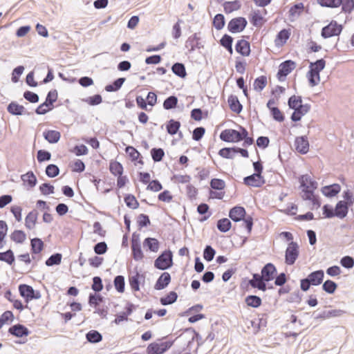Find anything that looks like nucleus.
<instances>
[{
	"label": "nucleus",
	"mask_w": 354,
	"mask_h": 354,
	"mask_svg": "<svg viewBox=\"0 0 354 354\" xmlns=\"http://www.w3.org/2000/svg\"><path fill=\"white\" fill-rule=\"evenodd\" d=\"M326 60L324 58L318 59L315 62L309 63V70L306 73V78L310 87L319 84L320 82V72L326 66Z\"/></svg>",
	"instance_id": "f257e3e1"
},
{
	"label": "nucleus",
	"mask_w": 354,
	"mask_h": 354,
	"mask_svg": "<svg viewBox=\"0 0 354 354\" xmlns=\"http://www.w3.org/2000/svg\"><path fill=\"white\" fill-rule=\"evenodd\" d=\"M298 182L299 183V189L301 190L300 196L302 200L310 199L308 196L315 194L317 189V182L308 174L300 175L298 177Z\"/></svg>",
	"instance_id": "f03ea898"
},
{
	"label": "nucleus",
	"mask_w": 354,
	"mask_h": 354,
	"mask_svg": "<svg viewBox=\"0 0 354 354\" xmlns=\"http://www.w3.org/2000/svg\"><path fill=\"white\" fill-rule=\"evenodd\" d=\"M173 252L169 249L162 251L153 261L155 268L166 270L173 266Z\"/></svg>",
	"instance_id": "7ed1b4c3"
},
{
	"label": "nucleus",
	"mask_w": 354,
	"mask_h": 354,
	"mask_svg": "<svg viewBox=\"0 0 354 354\" xmlns=\"http://www.w3.org/2000/svg\"><path fill=\"white\" fill-rule=\"evenodd\" d=\"M239 130L233 129H226L223 130L219 136L220 139L228 143H238L241 142L242 129L245 130V127L240 124H236Z\"/></svg>",
	"instance_id": "20e7f679"
},
{
	"label": "nucleus",
	"mask_w": 354,
	"mask_h": 354,
	"mask_svg": "<svg viewBox=\"0 0 354 354\" xmlns=\"http://www.w3.org/2000/svg\"><path fill=\"white\" fill-rule=\"evenodd\" d=\"M146 273L138 270V267L133 269L132 273L129 274V283L132 292H138L140 290V286L145 283Z\"/></svg>",
	"instance_id": "39448f33"
},
{
	"label": "nucleus",
	"mask_w": 354,
	"mask_h": 354,
	"mask_svg": "<svg viewBox=\"0 0 354 354\" xmlns=\"http://www.w3.org/2000/svg\"><path fill=\"white\" fill-rule=\"evenodd\" d=\"M344 29V26L335 20H331L328 24L324 26L321 30V36L324 39L339 36Z\"/></svg>",
	"instance_id": "423d86ee"
},
{
	"label": "nucleus",
	"mask_w": 354,
	"mask_h": 354,
	"mask_svg": "<svg viewBox=\"0 0 354 354\" xmlns=\"http://www.w3.org/2000/svg\"><path fill=\"white\" fill-rule=\"evenodd\" d=\"M18 290L19 295L25 300L28 302L32 300H37L41 298V295L39 290H35L31 286L21 283L18 286Z\"/></svg>",
	"instance_id": "0eeeda50"
},
{
	"label": "nucleus",
	"mask_w": 354,
	"mask_h": 354,
	"mask_svg": "<svg viewBox=\"0 0 354 354\" xmlns=\"http://www.w3.org/2000/svg\"><path fill=\"white\" fill-rule=\"evenodd\" d=\"M176 339L168 340L164 342L158 343L153 342L150 343L147 348V354H164L174 344Z\"/></svg>",
	"instance_id": "6e6552de"
},
{
	"label": "nucleus",
	"mask_w": 354,
	"mask_h": 354,
	"mask_svg": "<svg viewBox=\"0 0 354 354\" xmlns=\"http://www.w3.org/2000/svg\"><path fill=\"white\" fill-rule=\"evenodd\" d=\"M297 64L292 59H287L282 62L277 73V78L279 82H284L287 76L296 68Z\"/></svg>",
	"instance_id": "1a4fd4ad"
},
{
	"label": "nucleus",
	"mask_w": 354,
	"mask_h": 354,
	"mask_svg": "<svg viewBox=\"0 0 354 354\" xmlns=\"http://www.w3.org/2000/svg\"><path fill=\"white\" fill-rule=\"evenodd\" d=\"M248 26V21L243 17H236L230 19L227 26V30L232 34L243 32Z\"/></svg>",
	"instance_id": "9d476101"
},
{
	"label": "nucleus",
	"mask_w": 354,
	"mask_h": 354,
	"mask_svg": "<svg viewBox=\"0 0 354 354\" xmlns=\"http://www.w3.org/2000/svg\"><path fill=\"white\" fill-rule=\"evenodd\" d=\"M299 255V247L297 242L289 243L285 252V263L288 266H292Z\"/></svg>",
	"instance_id": "9b49d317"
},
{
	"label": "nucleus",
	"mask_w": 354,
	"mask_h": 354,
	"mask_svg": "<svg viewBox=\"0 0 354 354\" xmlns=\"http://www.w3.org/2000/svg\"><path fill=\"white\" fill-rule=\"evenodd\" d=\"M8 333L15 337L23 338L28 336L31 331L25 325L17 323L10 326Z\"/></svg>",
	"instance_id": "f8f14e48"
},
{
	"label": "nucleus",
	"mask_w": 354,
	"mask_h": 354,
	"mask_svg": "<svg viewBox=\"0 0 354 354\" xmlns=\"http://www.w3.org/2000/svg\"><path fill=\"white\" fill-rule=\"evenodd\" d=\"M200 32H196L188 37L185 41V47L188 48L189 53H193L196 49L204 48V44L201 42V38L198 36Z\"/></svg>",
	"instance_id": "ddd939ff"
},
{
	"label": "nucleus",
	"mask_w": 354,
	"mask_h": 354,
	"mask_svg": "<svg viewBox=\"0 0 354 354\" xmlns=\"http://www.w3.org/2000/svg\"><path fill=\"white\" fill-rule=\"evenodd\" d=\"M268 281H265V278L260 273L252 274V278L248 279V284L253 288L265 292L267 290Z\"/></svg>",
	"instance_id": "4468645a"
},
{
	"label": "nucleus",
	"mask_w": 354,
	"mask_h": 354,
	"mask_svg": "<svg viewBox=\"0 0 354 354\" xmlns=\"http://www.w3.org/2000/svg\"><path fill=\"white\" fill-rule=\"evenodd\" d=\"M294 145L295 150L300 154L305 155L309 151L310 143L307 136H297Z\"/></svg>",
	"instance_id": "2eb2a0df"
},
{
	"label": "nucleus",
	"mask_w": 354,
	"mask_h": 354,
	"mask_svg": "<svg viewBox=\"0 0 354 354\" xmlns=\"http://www.w3.org/2000/svg\"><path fill=\"white\" fill-rule=\"evenodd\" d=\"M6 109L10 115L15 116H19L23 115H30L32 114L31 112H28L23 105L19 104L17 101H11L7 105Z\"/></svg>",
	"instance_id": "dca6fc26"
},
{
	"label": "nucleus",
	"mask_w": 354,
	"mask_h": 354,
	"mask_svg": "<svg viewBox=\"0 0 354 354\" xmlns=\"http://www.w3.org/2000/svg\"><path fill=\"white\" fill-rule=\"evenodd\" d=\"M243 183L248 187H261L266 183L263 176L252 174L243 178Z\"/></svg>",
	"instance_id": "f3484780"
},
{
	"label": "nucleus",
	"mask_w": 354,
	"mask_h": 354,
	"mask_svg": "<svg viewBox=\"0 0 354 354\" xmlns=\"http://www.w3.org/2000/svg\"><path fill=\"white\" fill-rule=\"evenodd\" d=\"M228 216L233 221L239 222L247 216V212L244 207L237 205L229 210Z\"/></svg>",
	"instance_id": "a211bd4d"
},
{
	"label": "nucleus",
	"mask_w": 354,
	"mask_h": 354,
	"mask_svg": "<svg viewBox=\"0 0 354 354\" xmlns=\"http://www.w3.org/2000/svg\"><path fill=\"white\" fill-rule=\"evenodd\" d=\"M277 270L272 263H267L261 270V274L265 278V281L270 282L272 281L277 275Z\"/></svg>",
	"instance_id": "6ab92c4d"
},
{
	"label": "nucleus",
	"mask_w": 354,
	"mask_h": 354,
	"mask_svg": "<svg viewBox=\"0 0 354 354\" xmlns=\"http://www.w3.org/2000/svg\"><path fill=\"white\" fill-rule=\"evenodd\" d=\"M285 91V87L280 85H277L274 88L271 90L270 93L272 97L270 98L266 103V107L268 108V110L270 109L271 108L276 107V106L274 105L279 102L280 96L277 95V93H279V94H283Z\"/></svg>",
	"instance_id": "aec40b11"
},
{
	"label": "nucleus",
	"mask_w": 354,
	"mask_h": 354,
	"mask_svg": "<svg viewBox=\"0 0 354 354\" xmlns=\"http://www.w3.org/2000/svg\"><path fill=\"white\" fill-rule=\"evenodd\" d=\"M235 50L243 57H248L251 53L250 43L245 39L236 41Z\"/></svg>",
	"instance_id": "412c9836"
},
{
	"label": "nucleus",
	"mask_w": 354,
	"mask_h": 354,
	"mask_svg": "<svg viewBox=\"0 0 354 354\" xmlns=\"http://www.w3.org/2000/svg\"><path fill=\"white\" fill-rule=\"evenodd\" d=\"M23 185L28 190L34 188L37 183V178L32 171H28L21 176Z\"/></svg>",
	"instance_id": "4be33fe9"
},
{
	"label": "nucleus",
	"mask_w": 354,
	"mask_h": 354,
	"mask_svg": "<svg viewBox=\"0 0 354 354\" xmlns=\"http://www.w3.org/2000/svg\"><path fill=\"white\" fill-rule=\"evenodd\" d=\"M291 35L290 29L289 28H283L279 32H277L275 39L274 44L277 48H281L283 46L288 39L290 38Z\"/></svg>",
	"instance_id": "5701e85b"
},
{
	"label": "nucleus",
	"mask_w": 354,
	"mask_h": 354,
	"mask_svg": "<svg viewBox=\"0 0 354 354\" xmlns=\"http://www.w3.org/2000/svg\"><path fill=\"white\" fill-rule=\"evenodd\" d=\"M144 249L147 252H157L160 246V242L154 237H147L142 242Z\"/></svg>",
	"instance_id": "b1692460"
},
{
	"label": "nucleus",
	"mask_w": 354,
	"mask_h": 354,
	"mask_svg": "<svg viewBox=\"0 0 354 354\" xmlns=\"http://www.w3.org/2000/svg\"><path fill=\"white\" fill-rule=\"evenodd\" d=\"M46 246V244L39 237L30 239V254H39V253H41L45 250Z\"/></svg>",
	"instance_id": "393cba45"
},
{
	"label": "nucleus",
	"mask_w": 354,
	"mask_h": 354,
	"mask_svg": "<svg viewBox=\"0 0 354 354\" xmlns=\"http://www.w3.org/2000/svg\"><path fill=\"white\" fill-rule=\"evenodd\" d=\"M171 280V274L169 272H164L161 273L155 283L154 289L161 290L166 288L170 283Z\"/></svg>",
	"instance_id": "a878e982"
},
{
	"label": "nucleus",
	"mask_w": 354,
	"mask_h": 354,
	"mask_svg": "<svg viewBox=\"0 0 354 354\" xmlns=\"http://www.w3.org/2000/svg\"><path fill=\"white\" fill-rule=\"evenodd\" d=\"M341 191V186L338 183H333L322 187L321 192L327 198L336 196Z\"/></svg>",
	"instance_id": "bb28decb"
},
{
	"label": "nucleus",
	"mask_w": 354,
	"mask_h": 354,
	"mask_svg": "<svg viewBox=\"0 0 354 354\" xmlns=\"http://www.w3.org/2000/svg\"><path fill=\"white\" fill-rule=\"evenodd\" d=\"M324 278V271L322 269L311 272L306 279L313 286H317L322 283Z\"/></svg>",
	"instance_id": "cd10ccee"
},
{
	"label": "nucleus",
	"mask_w": 354,
	"mask_h": 354,
	"mask_svg": "<svg viewBox=\"0 0 354 354\" xmlns=\"http://www.w3.org/2000/svg\"><path fill=\"white\" fill-rule=\"evenodd\" d=\"M125 152L128 154L129 158L136 165V162L140 165H144L142 156L141 153L134 147L127 145L125 147Z\"/></svg>",
	"instance_id": "c85d7f7f"
},
{
	"label": "nucleus",
	"mask_w": 354,
	"mask_h": 354,
	"mask_svg": "<svg viewBox=\"0 0 354 354\" xmlns=\"http://www.w3.org/2000/svg\"><path fill=\"white\" fill-rule=\"evenodd\" d=\"M43 137L48 143L56 144L61 138V133L56 130L45 129L43 132Z\"/></svg>",
	"instance_id": "c756f323"
},
{
	"label": "nucleus",
	"mask_w": 354,
	"mask_h": 354,
	"mask_svg": "<svg viewBox=\"0 0 354 354\" xmlns=\"http://www.w3.org/2000/svg\"><path fill=\"white\" fill-rule=\"evenodd\" d=\"M227 103L230 110L239 114L243 110V105L241 104L238 97L235 95L231 94L228 96Z\"/></svg>",
	"instance_id": "7c9ffc66"
},
{
	"label": "nucleus",
	"mask_w": 354,
	"mask_h": 354,
	"mask_svg": "<svg viewBox=\"0 0 354 354\" xmlns=\"http://www.w3.org/2000/svg\"><path fill=\"white\" fill-rule=\"evenodd\" d=\"M105 302V297L100 293H89L88 297V304L94 308H99Z\"/></svg>",
	"instance_id": "2f4dec72"
},
{
	"label": "nucleus",
	"mask_w": 354,
	"mask_h": 354,
	"mask_svg": "<svg viewBox=\"0 0 354 354\" xmlns=\"http://www.w3.org/2000/svg\"><path fill=\"white\" fill-rule=\"evenodd\" d=\"M248 18L250 24L254 27H259L265 22L259 10H252L249 14Z\"/></svg>",
	"instance_id": "473e14b6"
},
{
	"label": "nucleus",
	"mask_w": 354,
	"mask_h": 354,
	"mask_svg": "<svg viewBox=\"0 0 354 354\" xmlns=\"http://www.w3.org/2000/svg\"><path fill=\"white\" fill-rule=\"evenodd\" d=\"M351 206L344 201H339L335 207L337 218L344 219L348 214Z\"/></svg>",
	"instance_id": "72a5a7b5"
},
{
	"label": "nucleus",
	"mask_w": 354,
	"mask_h": 354,
	"mask_svg": "<svg viewBox=\"0 0 354 354\" xmlns=\"http://www.w3.org/2000/svg\"><path fill=\"white\" fill-rule=\"evenodd\" d=\"M39 213L36 209H32L26 215L25 218V226L28 230L34 228L37 223Z\"/></svg>",
	"instance_id": "f704fd0d"
},
{
	"label": "nucleus",
	"mask_w": 354,
	"mask_h": 354,
	"mask_svg": "<svg viewBox=\"0 0 354 354\" xmlns=\"http://www.w3.org/2000/svg\"><path fill=\"white\" fill-rule=\"evenodd\" d=\"M197 212L202 216L198 218V221L201 223L207 221L212 215V212L209 210V206L205 203H201L198 205Z\"/></svg>",
	"instance_id": "c9c22d12"
},
{
	"label": "nucleus",
	"mask_w": 354,
	"mask_h": 354,
	"mask_svg": "<svg viewBox=\"0 0 354 354\" xmlns=\"http://www.w3.org/2000/svg\"><path fill=\"white\" fill-rule=\"evenodd\" d=\"M181 127L180 121L175 119H170L165 123L166 131L171 136L176 135Z\"/></svg>",
	"instance_id": "e433bc0d"
},
{
	"label": "nucleus",
	"mask_w": 354,
	"mask_h": 354,
	"mask_svg": "<svg viewBox=\"0 0 354 354\" xmlns=\"http://www.w3.org/2000/svg\"><path fill=\"white\" fill-rule=\"evenodd\" d=\"M126 81L125 77H118L115 80H114L113 82L107 84L105 87L104 90L106 92H116L119 91L121 87L122 86L123 84Z\"/></svg>",
	"instance_id": "4c0bfd02"
},
{
	"label": "nucleus",
	"mask_w": 354,
	"mask_h": 354,
	"mask_svg": "<svg viewBox=\"0 0 354 354\" xmlns=\"http://www.w3.org/2000/svg\"><path fill=\"white\" fill-rule=\"evenodd\" d=\"M224 12L226 14L232 13L241 8V3L239 0L224 1L222 4Z\"/></svg>",
	"instance_id": "58836bf2"
},
{
	"label": "nucleus",
	"mask_w": 354,
	"mask_h": 354,
	"mask_svg": "<svg viewBox=\"0 0 354 354\" xmlns=\"http://www.w3.org/2000/svg\"><path fill=\"white\" fill-rule=\"evenodd\" d=\"M245 304L250 308H257L262 304V299L259 296L255 295H248L245 299Z\"/></svg>",
	"instance_id": "ea45409f"
},
{
	"label": "nucleus",
	"mask_w": 354,
	"mask_h": 354,
	"mask_svg": "<svg viewBox=\"0 0 354 354\" xmlns=\"http://www.w3.org/2000/svg\"><path fill=\"white\" fill-rule=\"evenodd\" d=\"M173 73L180 78L184 79L187 77L185 65L182 62H175L171 66Z\"/></svg>",
	"instance_id": "a19ab883"
},
{
	"label": "nucleus",
	"mask_w": 354,
	"mask_h": 354,
	"mask_svg": "<svg viewBox=\"0 0 354 354\" xmlns=\"http://www.w3.org/2000/svg\"><path fill=\"white\" fill-rule=\"evenodd\" d=\"M109 169L111 174L115 177L118 176H121L124 172V167L122 165L115 160H110Z\"/></svg>",
	"instance_id": "79ce46f5"
},
{
	"label": "nucleus",
	"mask_w": 354,
	"mask_h": 354,
	"mask_svg": "<svg viewBox=\"0 0 354 354\" xmlns=\"http://www.w3.org/2000/svg\"><path fill=\"white\" fill-rule=\"evenodd\" d=\"M178 294L172 290L160 298V303L162 306H168L173 304L177 301Z\"/></svg>",
	"instance_id": "37998d69"
},
{
	"label": "nucleus",
	"mask_w": 354,
	"mask_h": 354,
	"mask_svg": "<svg viewBox=\"0 0 354 354\" xmlns=\"http://www.w3.org/2000/svg\"><path fill=\"white\" fill-rule=\"evenodd\" d=\"M0 261L12 266L15 263V257L13 250L8 249L5 252H0Z\"/></svg>",
	"instance_id": "c03bdc74"
},
{
	"label": "nucleus",
	"mask_w": 354,
	"mask_h": 354,
	"mask_svg": "<svg viewBox=\"0 0 354 354\" xmlns=\"http://www.w3.org/2000/svg\"><path fill=\"white\" fill-rule=\"evenodd\" d=\"M10 239L17 244H22L26 239V234L21 230H15L10 235Z\"/></svg>",
	"instance_id": "a18cd8bd"
},
{
	"label": "nucleus",
	"mask_w": 354,
	"mask_h": 354,
	"mask_svg": "<svg viewBox=\"0 0 354 354\" xmlns=\"http://www.w3.org/2000/svg\"><path fill=\"white\" fill-rule=\"evenodd\" d=\"M304 8V5L303 3H296L293 4L288 11L289 13V17L291 21H292L294 19H292V17H299L301 15V14L303 12V9Z\"/></svg>",
	"instance_id": "49530a36"
},
{
	"label": "nucleus",
	"mask_w": 354,
	"mask_h": 354,
	"mask_svg": "<svg viewBox=\"0 0 354 354\" xmlns=\"http://www.w3.org/2000/svg\"><path fill=\"white\" fill-rule=\"evenodd\" d=\"M212 24L216 30H222L225 25V16L221 13L216 14L212 19Z\"/></svg>",
	"instance_id": "de8ad7c7"
},
{
	"label": "nucleus",
	"mask_w": 354,
	"mask_h": 354,
	"mask_svg": "<svg viewBox=\"0 0 354 354\" xmlns=\"http://www.w3.org/2000/svg\"><path fill=\"white\" fill-rule=\"evenodd\" d=\"M86 340L92 344H97L102 340V335L97 330H91L86 334Z\"/></svg>",
	"instance_id": "09e8293b"
},
{
	"label": "nucleus",
	"mask_w": 354,
	"mask_h": 354,
	"mask_svg": "<svg viewBox=\"0 0 354 354\" xmlns=\"http://www.w3.org/2000/svg\"><path fill=\"white\" fill-rule=\"evenodd\" d=\"M124 201L126 205L131 209H136L139 207V202L132 194H126L124 196Z\"/></svg>",
	"instance_id": "8fccbe9b"
},
{
	"label": "nucleus",
	"mask_w": 354,
	"mask_h": 354,
	"mask_svg": "<svg viewBox=\"0 0 354 354\" xmlns=\"http://www.w3.org/2000/svg\"><path fill=\"white\" fill-rule=\"evenodd\" d=\"M217 229L223 233L227 232L232 227V223L227 218H222L216 222Z\"/></svg>",
	"instance_id": "3c124183"
},
{
	"label": "nucleus",
	"mask_w": 354,
	"mask_h": 354,
	"mask_svg": "<svg viewBox=\"0 0 354 354\" xmlns=\"http://www.w3.org/2000/svg\"><path fill=\"white\" fill-rule=\"evenodd\" d=\"M235 146L231 147H223L219 149L218 154L226 159H233L236 154Z\"/></svg>",
	"instance_id": "603ef678"
},
{
	"label": "nucleus",
	"mask_w": 354,
	"mask_h": 354,
	"mask_svg": "<svg viewBox=\"0 0 354 354\" xmlns=\"http://www.w3.org/2000/svg\"><path fill=\"white\" fill-rule=\"evenodd\" d=\"M267 83V77L266 75H261L254 80L253 89L257 92H261L266 86Z\"/></svg>",
	"instance_id": "864d4df0"
},
{
	"label": "nucleus",
	"mask_w": 354,
	"mask_h": 354,
	"mask_svg": "<svg viewBox=\"0 0 354 354\" xmlns=\"http://www.w3.org/2000/svg\"><path fill=\"white\" fill-rule=\"evenodd\" d=\"M136 223L138 230H141L144 227L150 226L151 221L149 215L145 214H140L137 217Z\"/></svg>",
	"instance_id": "5fc2aeb1"
},
{
	"label": "nucleus",
	"mask_w": 354,
	"mask_h": 354,
	"mask_svg": "<svg viewBox=\"0 0 354 354\" xmlns=\"http://www.w3.org/2000/svg\"><path fill=\"white\" fill-rule=\"evenodd\" d=\"M54 104L50 105V102L45 99V101L40 104L35 110V112L37 115H45L49 111L54 109Z\"/></svg>",
	"instance_id": "6e6d98bb"
},
{
	"label": "nucleus",
	"mask_w": 354,
	"mask_h": 354,
	"mask_svg": "<svg viewBox=\"0 0 354 354\" xmlns=\"http://www.w3.org/2000/svg\"><path fill=\"white\" fill-rule=\"evenodd\" d=\"M178 102V97L175 95H171L164 100L162 106L165 110L174 109L177 106Z\"/></svg>",
	"instance_id": "4d7b16f0"
},
{
	"label": "nucleus",
	"mask_w": 354,
	"mask_h": 354,
	"mask_svg": "<svg viewBox=\"0 0 354 354\" xmlns=\"http://www.w3.org/2000/svg\"><path fill=\"white\" fill-rule=\"evenodd\" d=\"M62 254L59 252H55L51 254L45 261V264L48 267L58 266L61 263Z\"/></svg>",
	"instance_id": "13d9d810"
},
{
	"label": "nucleus",
	"mask_w": 354,
	"mask_h": 354,
	"mask_svg": "<svg viewBox=\"0 0 354 354\" xmlns=\"http://www.w3.org/2000/svg\"><path fill=\"white\" fill-rule=\"evenodd\" d=\"M270 117L276 122H282L285 120L284 113L278 106L269 109Z\"/></svg>",
	"instance_id": "bf43d9fd"
},
{
	"label": "nucleus",
	"mask_w": 354,
	"mask_h": 354,
	"mask_svg": "<svg viewBox=\"0 0 354 354\" xmlns=\"http://www.w3.org/2000/svg\"><path fill=\"white\" fill-rule=\"evenodd\" d=\"M115 289L119 293H123L125 290V278L123 275H117L113 279Z\"/></svg>",
	"instance_id": "052dcab7"
},
{
	"label": "nucleus",
	"mask_w": 354,
	"mask_h": 354,
	"mask_svg": "<svg viewBox=\"0 0 354 354\" xmlns=\"http://www.w3.org/2000/svg\"><path fill=\"white\" fill-rule=\"evenodd\" d=\"M82 102H86L90 106H97L100 104L103 100L100 94L97 93L91 96L81 99Z\"/></svg>",
	"instance_id": "680f3d73"
},
{
	"label": "nucleus",
	"mask_w": 354,
	"mask_h": 354,
	"mask_svg": "<svg viewBox=\"0 0 354 354\" xmlns=\"http://www.w3.org/2000/svg\"><path fill=\"white\" fill-rule=\"evenodd\" d=\"M131 256L133 259L136 261H140L145 257L144 253L142 250L140 245H131Z\"/></svg>",
	"instance_id": "e2e57ef3"
},
{
	"label": "nucleus",
	"mask_w": 354,
	"mask_h": 354,
	"mask_svg": "<svg viewBox=\"0 0 354 354\" xmlns=\"http://www.w3.org/2000/svg\"><path fill=\"white\" fill-rule=\"evenodd\" d=\"M338 287V284L333 280L327 279L322 284V290L328 294L333 295Z\"/></svg>",
	"instance_id": "0e129e2a"
},
{
	"label": "nucleus",
	"mask_w": 354,
	"mask_h": 354,
	"mask_svg": "<svg viewBox=\"0 0 354 354\" xmlns=\"http://www.w3.org/2000/svg\"><path fill=\"white\" fill-rule=\"evenodd\" d=\"M303 104L301 95H292L288 99V106L290 109H295Z\"/></svg>",
	"instance_id": "69168bd1"
},
{
	"label": "nucleus",
	"mask_w": 354,
	"mask_h": 354,
	"mask_svg": "<svg viewBox=\"0 0 354 354\" xmlns=\"http://www.w3.org/2000/svg\"><path fill=\"white\" fill-rule=\"evenodd\" d=\"M151 158L154 162H160L165 156V151L162 148L153 147L150 151Z\"/></svg>",
	"instance_id": "338daca9"
},
{
	"label": "nucleus",
	"mask_w": 354,
	"mask_h": 354,
	"mask_svg": "<svg viewBox=\"0 0 354 354\" xmlns=\"http://www.w3.org/2000/svg\"><path fill=\"white\" fill-rule=\"evenodd\" d=\"M322 209L324 218H333L337 217V214L335 207H333L331 205L324 204L322 206Z\"/></svg>",
	"instance_id": "774afa93"
}]
</instances>
